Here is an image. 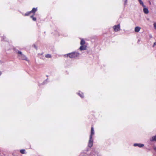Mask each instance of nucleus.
<instances>
[{"label":"nucleus","instance_id":"21","mask_svg":"<svg viewBox=\"0 0 156 156\" xmlns=\"http://www.w3.org/2000/svg\"><path fill=\"white\" fill-rule=\"evenodd\" d=\"M154 26L155 29H156V23H154Z\"/></svg>","mask_w":156,"mask_h":156},{"label":"nucleus","instance_id":"30","mask_svg":"<svg viewBox=\"0 0 156 156\" xmlns=\"http://www.w3.org/2000/svg\"><path fill=\"white\" fill-rule=\"evenodd\" d=\"M1 62V61H0V62Z\"/></svg>","mask_w":156,"mask_h":156},{"label":"nucleus","instance_id":"8","mask_svg":"<svg viewBox=\"0 0 156 156\" xmlns=\"http://www.w3.org/2000/svg\"><path fill=\"white\" fill-rule=\"evenodd\" d=\"M87 49V47L86 45H81V46L80 48V49L81 50H85Z\"/></svg>","mask_w":156,"mask_h":156},{"label":"nucleus","instance_id":"28","mask_svg":"<svg viewBox=\"0 0 156 156\" xmlns=\"http://www.w3.org/2000/svg\"><path fill=\"white\" fill-rule=\"evenodd\" d=\"M154 150H156V147L155 148H154Z\"/></svg>","mask_w":156,"mask_h":156},{"label":"nucleus","instance_id":"19","mask_svg":"<svg viewBox=\"0 0 156 156\" xmlns=\"http://www.w3.org/2000/svg\"><path fill=\"white\" fill-rule=\"evenodd\" d=\"M5 39H6L5 37V36H3L2 37V41L3 40V41H6V40H5Z\"/></svg>","mask_w":156,"mask_h":156},{"label":"nucleus","instance_id":"2","mask_svg":"<svg viewBox=\"0 0 156 156\" xmlns=\"http://www.w3.org/2000/svg\"><path fill=\"white\" fill-rule=\"evenodd\" d=\"M79 156H87V154L85 153H81ZM89 156H101L98 154V152L95 149H93L91 151L90 155Z\"/></svg>","mask_w":156,"mask_h":156},{"label":"nucleus","instance_id":"26","mask_svg":"<svg viewBox=\"0 0 156 156\" xmlns=\"http://www.w3.org/2000/svg\"><path fill=\"white\" fill-rule=\"evenodd\" d=\"M2 73L1 71H0V76L1 75Z\"/></svg>","mask_w":156,"mask_h":156},{"label":"nucleus","instance_id":"22","mask_svg":"<svg viewBox=\"0 0 156 156\" xmlns=\"http://www.w3.org/2000/svg\"><path fill=\"white\" fill-rule=\"evenodd\" d=\"M33 46L34 48H35L36 50L37 49V46L34 44L33 45Z\"/></svg>","mask_w":156,"mask_h":156},{"label":"nucleus","instance_id":"25","mask_svg":"<svg viewBox=\"0 0 156 156\" xmlns=\"http://www.w3.org/2000/svg\"><path fill=\"white\" fill-rule=\"evenodd\" d=\"M149 37H150L151 38H152V36H151V34H150V35H149Z\"/></svg>","mask_w":156,"mask_h":156},{"label":"nucleus","instance_id":"24","mask_svg":"<svg viewBox=\"0 0 156 156\" xmlns=\"http://www.w3.org/2000/svg\"><path fill=\"white\" fill-rule=\"evenodd\" d=\"M127 0H125V2H124V5H126V4L127 3Z\"/></svg>","mask_w":156,"mask_h":156},{"label":"nucleus","instance_id":"3","mask_svg":"<svg viewBox=\"0 0 156 156\" xmlns=\"http://www.w3.org/2000/svg\"><path fill=\"white\" fill-rule=\"evenodd\" d=\"M80 53L77 52H73L64 55L66 57H68L70 58H75L79 56Z\"/></svg>","mask_w":156,"mask_h":156},{"label":"nucleus","instance_id":"23","mask_svg":"<svg viewBox=\"0 0 156 156\" xmlns=\"http://www.w3.org/2000/svg\"><path fill=\"white\" fill-rule=\"evenodd\" d=\"M156 45V42L154 43V44L153 45V47H154Z\"/></svg>","mask_w":156,"mask_h":156},{"label":"nucleus","instance_id":"5","mask_svg":"<svg viewBox=\"0 0 156 156\" xmlns=\"http://www.w3.org/2000/svg\"><path fill=\"white\" fill-rule=\"evenodd\" d=\"M113 28L114 32H118L120 30V25L119 24L117 25H114Z\"/></svg>","mask_w":156,"mask_h":156},{"label":"nucleus","instance_id":"4","mask_svg":"<svg viewBox=\"0 0 156 156\" xmlns=\"http://www.w3.org/2000/svg\"><path fill=\"white\" fill-rule=\"evenodd\" d=\"M17 53L18 54V57L20 59L27 61V57L21 51H18Z\"/></svg>","mask_w":156,"mask_h":156},{"label":"nucleus","instance_id":"17","mask_svg":"<svg viewBox=\"0 0 156 156\" xmlns=\"http://www.w3.org/2000/svg\"><path fill=\"white\" fill-rule=\"evenodd\" d=\"M30 18H32L33 20L34 21H35L36 20V18L35 17H34L32 15V16H30Z\"/></svg>","mask_w":156,"mask_h":156},{"label":"nucleus","instance_id":"20","mask_svg":"<svg viewBox=\"0 0 156 156\" xmlns=\"http://www.w3.org/2000/svg\"><path fill=\"white\" fill-rule=\"evenodd\" d=\"M47 79L45 80L41 84H46L47 83Z\"/></svg>","mask_w":156,"mask_h":156},{"label":"nucleus","instance_id":"16","mask_svg":"<svg viewBox=\"0 0 156 156\" xmlns=\"http://www.w3.org/2000/svg\"><path fill=\"white\" fill-rule=\"evenodd\" d=\"M20 152L22 154H25V150L24 149H22L20 151Z\"/></svg>","mask_w":156,"mask_h":156},{"label":"nucleus","instance_id":"29","mask_svg":"<svg viewBox=\"0 0 156 156\" xmlns=\"http://www.w3.org/2000/svg\"><path fill=\"white\" fill-rule=\"evenodd\" d=\"M138 0L139 1H140V0Z\"/></svg>","mask_w":156,"mask_h":156},{"label":"nucleus","instance_id":"10","mask_svg":"<svg viewBox=\"0 0 156 156\" xmlns=\"http://www.w3.org/2000/svg\"><path fill=\"white\" fill-rule=\"evenodd\" d=\"M78 94L81 98H82L84 97V95L82 92L79 91L78 93Z\"/></svg>","mask_w":156,"mask_h":156},{"label":"nucleus","instance_id":"9","mask_svg":"<svg viewBox=\"0 0 156 156\" xmlns=\"http://www.w3.org/2000/svg\"><path fill=\"white\" fill-rule=\"evenodd\" d=\"M144 7V8L143 9L144 12L146 14H148L149 12V11H148V9L147 8H146L145 7Z\"/></svg>","mask_w":156,"mask_h":156},{"label":"nucleus","instance_id":"15","mask_svg":"<svg viewBox=\"0 0 156 156\" xmlns=\"http://www.w3.org/2000/svg\"><path fill=\"white\" fill-rule=\"evenodd\" d=\"M30 13H31V12L29 11L28 12H26L25 14H23V15L24 16H28Z\"/></svg>","mask_w":156,"mask_h":156},{"label":"nucleus","instance_id":"13","mask_svg":"<svg viewBox=\"0 0 156 156\" xmlns=\"http://www.w3.org/2000/svg\"><path fill=\"white\" fill-rule=\"evenodd\" d=\"M139 2L140 4L143 7H146V6L144 5L143 2L141 0H140V1Z\"/></svg>","mask_w":156,"mask_h":156},{"label":"nucleus","instance_id":"12","mask_svg":"<svg viewBox=\"0 0 156 156\" xmlns=\"http://www.w3.org/2000/svg\"><path fill=\"white\" fill-rule=\"evenodd\" d=\"M37 10V8H34L32 10L30 11L31 13H34Z\"/></svg>","mask_w":156,"mask_h":156},{"label":"nucleus","instance_id":"11","mask_svg":"<svg viewBox=\"0 0 156 156\" xmlns=\"http://www.w3.org/2000/svg\"><path fill=\"white\" fill-rule=\"evenodd\" d=\"M140 27H136L135 28V31L136 32H138L140 31Z\"/></svg>","mask_w":156,"mask_h":156},{"label":"nucleus","instance_id":"7","mask_svg":"<svg viewBox=\"0 0 156 156\" xmlns=\"http://www.w3.org/2000/svg\"><path fill=\"white\" fill-rule=\"evenodd\" d=\"M144 145L143 144H142L135 143L133 144L134 146V147L137 146L140 148L144 147Z\"/></svg>","mask_w":156,"mask_h":156},{"label":"nucleus","instance_id":"18","mask_svg":"<svg viewBox=\"0 0 156 156\" xmlns=\"http://www.w3.org/2000/svg\"><path fill=\"white\" fill-rule=\"evenodd\" d=\"M45 57L47 58H51V55L50 54H48L45 55Z\"/></svg>","mask_w":156,"mask_h":156},{"label":"nucleus","instance_id":"14","mask_svg":"<svg viewBox=\"0 0 156 156\" xmlns=\"http://www.w3.org/2000/svg\"><path fill=\"white\" fill-rule=\"evenodd\" d=\"M85 42L83 39H82L80 42V44L81 45H84L85 44Z\"/></svg>","mask_w":156,"mask_h":156},{"label":"nucleus","instance_id":"1","mask_svg":"<svg viewBox=\"0 0 156 156\" xmlns=\"http://www.w3.org/2000/svg\"><path fill=\"white\" fill-rule=\"evenodd\" d=\"M94 134V128L92 127L91 128V133L90 136V138L89 140L88 146L89 147H91L93 145V140L92 139V136Z\"/></svg>","mask_w":156,"mask_h":156},{"label":"nucleus","instance_id":"6","mask_svg":"<svg viewBox=\"0 0 156 156\" xmlns=\"http://www.w3.org/2000/svg\"><path fill=\"white\" fill-rule=\"evenodd\" d=\"M150 140L151 142H156V134L154 136H152L150 139Z\"/></svg>","mask_w":156,"mask_h":156},{"label":"nucleus","instance_id":"27","mask_svg":"<svg viewBox=\"0 0 156 156\" xmlns=\"http://www.w3.org/2000/svg\"><path fill=\"white\" fill-rule=\"evenodd\" d=\"M41 84H38V85H39V86H40Z\"/></svg>","mask_w":156,"mask_h":156}]
</instances>
